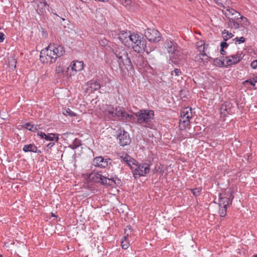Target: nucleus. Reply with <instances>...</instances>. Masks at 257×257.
Wrapping results in <instances>:
<instances>
[{
	"label": "nucleus",
	"mask_w": 257,
	"mask_h": 257,
	"mask_svg": "<svg viewBox=\"0 0 257 257\" xmlns=\"http://www.w3.org/2000/svg\"><path fill=\"white\" fill-rule=\"evenodd\" d=\"M65 52L62 46L50 44L47 48L41 50L40 59L43 63L52 64L56 62L57 58L63 56Z\"/></svg>",
	"instance_id": "nucleus-1"
},
{
	"label": "nucleus",
	"mask_w": 257,
	"mask_h": 257,
	"mask_svg": "<svg viewBox=\"0 0 257 257\" xmlns=\"http://www.w3.org/2000/svg\"><path fill=\"white\" fill-rule=\"evenodd\" d=\"M137 117L136 122L145 127L153 129L154 125L153 120L154 112L152 110L142 109L136 113Z\"/></svg>",
	"instance_id": "nucleus-2"
},
{
	"label": "nucleus",
	"mask_w": 257,
	"mask_h": 257,
	"mask_svg": "<svg viewBox=\"0 0 257 257\" xmlns=\"http://www.w3.org/2000/svg\"><path fill=\"white\" fill-rule=\"evenodd\" d=\"M89 178L94 182L103 185L112 186L116 184L115 176L110 175L108 173L102 171L92 172L89 174Z\"/></svg>",
	"instance_id": "nucleus-3"
},
{
	"label": "nucleus",
	"mask_w": 257,
	"mask_h": 257,
	"mask_svg": "<svg viewBox=\"0 0 257 257\" xmlns=\"http://www.w3.org/2000/svg\"><path fill=\"white\" fill-rule=\"evenodd\" d=\"M113 52L117 58L119 68L122 69L123 66L127 69H132L133 65L127 52L123 47H117L113 49Z\"/></svg>",
	"instance_id": "nucleus-4"
},
{
	"label": "nucleus",
	"mask_w": 257,
	"mask_h": 257,
	"mask_svg": "<svg viewBox=\"0 0 257 257\" xmlns=\"http://www.w3.org/2000/svg\"><path fill=\"white\" fill-rule=\"evenodd\" d=\"M191 109L185 107L181 112L179 126L181 130L185 129L190 124V119L192 118Z\"/></svg>",
	"instance_id": "nucleus-5"
},
{
	"label": "nucleus",
	"mask_w": 257,
	"mask_h": 257,
	"mask_svg": "<svg viewBox=\"0 0 257 257\" xmlns=\"http://www.w3.org/2000/svg\"><path fill=\"white\" fill-rule=\"evenodd\" d=\"M134 169L132 170L133 175L135 178H138L140 176H144L150 172V166L148 164L144 163L141 165H138L137 162L136 165H133Z\"/></svg>",
	"instance_id": "nucleus-6"
},
{
	"label": "nucleus",
	"mask_w": 257,
	"mask_h": 257,
	"mask_svg": "<svg viewBox=\"0 0 257 257\" xmlns=\"http://www.w3.org/2000/svg\"><path fill=\"white\" fill-rule=\"evenodd\" d=\"M146 38L150 42H158L161 40V35L158 31L154 29H149L145 31Z\"/></svg>",
	"instance_id": "nucleus-7"
},
{
	"label": "nucleus",
	"mask_w": 257,
	"mask_h": 257,
	"mask_svg": "<svg viewBox=\"0 0 257 257\" xmlns=\"http://www.w3.org/2000/svg\"><path fill=\"white\" fill-rule=\"evenodd\" d=\"M84 64L82 61H73L71 63L69 67L67 68V70L65 71V74L68 77H71L72 75H74L75 74H69L68 71L70 67L72 71L75 72L80 71L83 69Z\"/></svg>",
	"instance_id": "nucleus-8"
},
{
	"label": "nucleus",
	"mask_w": 257,
	"mask_h": 257,
	"mask_svg": "<svg viewBox=\"0 0 257 257\" xmlns=\"http://www.w3.org/2000/svg\"><path fill=\"white\" fill-rule=\"evenodd\" d=\"M118 139L119 141V143L121 146L128 145L131 142L129 134L124 130H119Z\"/></svg>",
	"instance_id": "nucleus-9"
},
{
	"label": "nucleus",
	"mask_w": 257,
	"mask_h": 257,
	"mask_svg": "<svg viewBox=\"0 0 257 257\" xmlns=\"http://www.w3.org/2000/svg\"><path fill=\"white\" fill-rule=\"evenodd\" d=\"M242 59L241 55L238 53L225 57V67L238 63Z\"/></svg>",
	"instance_id": "nucleus-10"
},
{
	"label": "nucleus",
	"mask_w": 257,
	"mask_h": 257,
	"mask_svg": "<svg viewBox=\"0 0 257 257\" xmlns=\"http://www.w3.org/2000/svg\"><path fill=\"white\" fill-rule=\"evenodd\" d=\"M146 47V41L141 36L134 44L132 48L135 52L140 53L145 51Z\"/></svg>",
	"instance_id": "nucleus-11"
},
{
	"label": "nucleus",
	"mask_w": 257,
	"mask_h": 257,
	"mask_svg": "<svg viewBox=\"0 0 257 257\" xmlns=\"http://www.w3.org/2000/svg\"><path fill=\"white\" fill-rule=\"evenodd\" d=\"M110 159H104L103 157L100 156L95 158L93 160L92 164L95 167L105 168L108 165V162Z\"/></svg>",
	"instance_id": "nucleus-12"
},
{
	"label": "nucleus",
	"mask_w": 257,
	"mask_h": 257,
	"mask_svg": "<svg viewBox=\"0 0 257 257\" xmlns=\"http://www.w3.org/2000/svg\"><path fill=\"white\" fill-rule=\"evenodd\" d=\"M211 59V57L209 56L207 53H200L194 57L195 61L200 64L208 63Z\"/></svg>",
	"instance_id": "nucleus-13"
},
{
	"label": "nucleus",
	"mask_w": 257,
	"mask_h": 257,
	"mask_svg": "<svg viewBox=\"0 0 257 257\" xmlns=\"http://www.w3.org/2000/svg\"><path fill=\"white\" fill-rule=\"evenodd\" d=\"M131 33L130 31H121L118 34V38L121 42V43L126 46V45H128L130 40L129 38L131 36Z\"/></svg>",
	"instance_id": "nucleus-14"
},
{
	"label": "nucleus",
	"mask_w": 257,
	"mask_h": 257,
	"mask_svg": "<svg viewBox=\"0 0 257 257\" xmlns=\"http://www.w3.org/2000/svg\"><path fill=\"white\" fill-rule=\"evenodd\" d=\"M169 57L173 63L177 64L183 58L182 53L178 48L174 52L170 54Z\"/></svg>",
	"instance_id": "nucleus-15"
},
{
	"label": "nucleus",
	"mask_w": 257,
	"mask_h": 257,
	"mask_svg": "<svg viewBox=\"0 0 257 257\" xmlns=\"http://www.w3.org/2000/svg\"><path fill=\"white\" fill-rule=\"evenodd\" d=\"M120 158L125 162L127 165L130 167L131 169L133 170V165H136L137 161L127 154L123 153L120 156Z\"/></svg>",
	"instance_id": "nucleus-16"
},
{
	"label": "nucleus",
	"mask_w": 257,
	"mask_h": 257,
	"mask_svg": "<svg viewBox=\"0 0 257 257\" xmlns=\"http://www.w3.org/2000/svg\"><path fill=\"white\" fill-rule=\"evenodd\" d=\"M38 7L43 6V8H40L37 12L40 15H44L47 11H49V6L45 0H38Z\"/></svg>",
	"instance_id": "nucleus-17"
},
{
	"label": "nucleus",
	"mask_w": 257,
	"mask_h": 257,
	"mask_svg": "<svg viewBox=\"0 0 257 257\" xmlns=\"http://www.w3.org/2000/svg\"><path fill=\"white\" fill-rule=\"evenodd\" d=\"M231 196V194H230L229 197L222 196V195L220 194L219 196V205L220 207L222 206L223 207H227L229 204L231 203L233 199V197H232L231 199H230Z\"/></svg>",
	"instance_id": "nucleus-18"
},
{
	"label": "nucleus",
	"mask_w": 257,
	"mask_h": 257,
	"mask_svg": "<svg viewBox=\"0 0 257 257\" xmlns=\"http://www.w3.org/2000/svg\"><path fill=\"white\" fill-rule=\"evenodd\" d=\"M165 47L167 49L168 53L170 54L174 52L175 50L179 48L177 44L171 40H168L166 41L165 43Z\"/></svg>",
	"instance_id": "nucleus-19"
},
{
	"label": "nucleus",
	"mask_w": 257,
	"mask_h": 257,
	"mask_svg": "<svg viewBox=\"0 0 257 257\" xmlns=\"http://www.w3.org/2000/svg\"><path fill=\"white\" fill-rule=\"evenodd\" d=\"M38 135L40 136L42 139H45L47 141H53L55 138V135L54 134H51L46 135L45 133L42 132H39L38 133ZM58 137H56V141H58Z\"/></svg>",
	"instance_id": "nucleus-20"
},
{
	"label": "nucleus",
	"mask_w": 257,
	"mask_h": 257,
	"mask_svg": "<svg viewBox=\"0 0 257 257\" xmlns=\"http://www.w3.org/2000/svg\"><path fill=\"white\" fill-rule=\"evenodd\" d=\"M23 150L25 152L41 153V151L38 150L37 147L33 144L25 145L23 147Z\"/></svg>",
	"instance_id": "nucleus-21"
},
{
	"label": "nucleus",
	"mask_w": 257,
	"mask_h": 257,
	"mask_svg": "<svg viewBox=\"0 0 257 257\" xmlns=\"http://www.w3.org/2000/svg\"><path fill=\"white\" fill-rule=\"evenodd\" d=\"M87 85L90 88L91 91H94L100 88V84L97 81L91 80L87 83Z\"/></svg>",
	"instance_id": "nucleus-22"
},
{
	"label": "nucleus",
	"mask_w": 257,
	"mask_h": 257,
	"mask_svg": "<svg viewBox=\"0 0 257 257\" xmlns=\"http://www.w3.org/2000/svg\"><path fill=\"white\" fill-rule=\"evenodd\" d=\"M214 64L217 67H225V57H221L214 59Z\"/></svg>",
	"instance_id": "nucleus-23"
},
{
	"label": "nucleus",
	"mask_w": 257,
	"mask_h": 257,
	"mask_svg": "<svg viewBox=\"0 0 257 257\" xmlns=\"http://www.w3.org/2000/svg\"><path fill=\"white\" fill-rule=\"evenodd\" d=\"M141 37V36L138 34L135 33H131V36L130 37L129 40L130 42H129L128 45H126L128 47H133L134 44L138 40V39Z\"/></svg>",
	"instance_id": "nucleus-24"
},
{
	"label": "nucleus",
	"mask_w": 257,
	"mask_h": 257,
	"mask_svg": "<svg viewBox=\"0 0 257 257\" xmlns=\"http://www.w3.org/2000/svg\"><path fill=\"white\" fill-rule=\"evenodd\" d=\"M115 110L114 108L111 105L107 106V108L105 109L104 113L109 117H113L114 115Z\"/></svg>",
	"instance_id": "nucleus-25"
},
{
	"label": "nucleus",
	"mask_w": 257,
	"mask_h": 257,
	"mask_svg": "<svg viewBox=\"0 0 257 257\" xmlns=\"http://www.w3.org/2000/svg\"><path fill=\"white\" fill-rule=\"evenodd\" d=\"M232 11L235 10L233 9L229 8V7H224L222 12L225 15V17L229 19L231 16H232V15H233L234 14Z\"/></svg>",
	"instance_id": "nucleus-26"
},
{
	"label": "nucleus",
	"mask_w": 257,
	"mask_h": 257,
	"mask_svg": "<svg viewBox=\"0 0 257 257\" xmlns=\"http://www.w3.org/2000/svg\"><path fill=\"white\" fill-rule=\"evenodd\" d=\"M228 106H229V104L227 103H225L222 104L220 107V113L223 116H225L227 114L229 113L228 111Z\"/></svg>",
	"instance_id": "nucleus-27"
},
{
	"label": "nucleus",
	"mask_w": 257,
	"mask_h": 257,
	"mask_svg": "<svg viewBox=\"0 0 257 257\" xmlns=\"http://www.w3.org/2000/svg\"><path fill=\"white\" fill-rule=\"evenodd\" d=\"M244 83H249L254 87V89H257V77L245 80Z\"/></svg>",
	"instance_id": "nucleus-28"
},
{
	"label": "nucleus",
	"mask_w": 257,
	"mask_h": 257,
	"mask_svg": "<svg viewBox=\"0 0 257 257\" xmlns=\"http://www.w3.org/2000/svg\"><path fill=\"white\" fill-rule=\"evenodd\" d=\"M81 145V141L75 138L73 142L72 145H71L69 147L73 150H75L77 149L78 147Z\"/></svg>",
	"instance_id": "nucleus-29"
},
{
	"label": "nucleus",
	"mask_w": 257,
	"mask_h": 257,
	"mask_svg": "<svg viewBox=\"0 0 257 257\" xmlns=\"http://www.w3.org/2000/svg\"><path fill=\"white\" fill-rule=\"evenodd\" d=\"M232 12H233V13H234L233 15H232V16H231L229 19V21H232V22L233 21H238L239 20V18L240 16V14L239 13H238L237 11H232Z\"/></svg>",
	"instance_id": "nucleus-30"
},
{
	"label": "nucleus",
	"mask_w": 257,
	"mask_h": 257,
	"mask_svg": "<svg viewBox=\"0 0 257 257\" xmlns=\"http://www.w3.org/2000/svg\"><path fill=\"white\" fill-rule=\"evenodd\" d=\"M222 35L225 41H226L228 39L232 38L233 36V35L231 33H229L226 30H224L222 32Z\"/></svg>",
	"instance_id": "nucleus-31"
},
{
	"label": "nucleus",
	"mask_w": 257,
	"mask_h": 257,
	"mask_svg": "<svg viewBox=\"0 0 257 257\" xmlns=\"http://www.w3.org/2000/svg\"><path fill=\"white\" fill-rule=\"evenodd\" d=\"M132 228L131 226H126V228L125 229L124 233L125 234V236H124V238H128L129 236L131 235L132 234Z\"/></svg>",
	"instance_id": "nucleus-32"
},
{
	"label": "nucleus",
	"mask_w": 257,
	"mask_h": 257,
	"mask_svg": "<svg viewBox=\"0 0 257 257\" xmlns=\"http://www.w3.org/2000/svg\"><path fill=\"white\" fill-rule=\"evenodd\" d=\"M63 113L64 115H68L71 117L75 116L76 114L73 112L70 108L65 109L63 110Z\"/></svg>",
	"instance_id": "nucleus-33"
},
{
	"label": "nucleus",
	"mask_w": 257,
	"mask_h": 257,
	"mask_svg": "<svg viewBox=\"0 0 257 257\" xmlns=\"http://www.w3.org/2000/svg\"><path fill=\"white\" fill-rule=\"evenodd\" d=\"M16 60L13 58H11L9 60V65L12 69H15L16 67Z\"/></svg>",
	"instance_id": "nucleus-34"
},
{
	"label": "nucleus",
	"mask_w": 257,
	"mask_h": 257,
	"mask_svg": "<svg viewBox=\"0 0 257 257\" xmlns=\"http://www.w3.org/2000/svg\"><path fill=\"white\" fill-rule=\"evenodd\" d=\"M122 110H123V109H122L120 107L116 108L115 109V112H114V115L113 117H115V118L117 117L118 119H119V118L120 117V115L121 114V112L122 111Z\"/></svg>",
	"instance_id": "nucleus-35"
},
{
	"label": "nucleus",
	"mask_w": 257,
	"mask_h": 257,
	"mask_svg": "<svg viewBox=\"0 0 257 257\" xmlns=\"http://www.w3.org/2000/svg\"><path fill=\"white\" fill-rule=\"evenodd\" d=\"M24 127H25V128H26L30 131H31L32 132H35L36 130H37L36 126H35L34 125H31L29 123H26L24 125Z\"/></svg>",
	"instance_id": "nucleus-36"
},
{
	"label": "nucleus",
	"mask_w": 257,
	"mask_h": 257,
	"mask_svg": "<svg viewBox=\"0 0 257 257\" xmlns=\"http://www.w3.org/2000/svg\"><path fill=\"white\" fill-rule=\"evenodd\" d=\"M229 25L231 27L233 28L234 29H237L239 28V23L237 21H233V22L230 20V21H229Z\"/></svg>",
	"instance_id": "nucleus-37"
},
{
	"label": "nucleus",
	"mask_w": 257,
	"mask_h": 257,
	"mask_svg": "<svg viewBox=\"0 0 257 257\" xmlns=\"http://www.w3.org/2000/svg\"><path fill=\"white\" fill-rule=\"evenodd\" d=\"M144 58L142 55H139L137 56V60L136 63L137 65L141 66L142 63L144 62Z\"/></svg>",
	"instance_id": "nucleus-38"
},
{
	"label": "nucleus",
	"mask_w": 257,
	"mask_h": 257,
	"mask_svg": "<svg viewBox=\"0 0 257 257\" xmlns=\"http://www.w3.org/2000/svg\"><path fill=\"white\" fill-rule=\"evenodd\" d=\"M127 239V238L124 239V240H122L121 242V246L123 249H127L129 246V243Z\"/></svg>",
	"instance_id": "nucleus-39"
},
{
	"label": "nucleus",
	"mask_w": 257,
	"mask_h": 257,
	"mask_svg": "<svg viewBox=\"0 0 257 257\" xmlns=\"http://www.w3.org/2000/svg\"><path fill=\"white\" fill-rule=\"evenodd\" d=\"M208 47V45L205 44L202 46L197 48V49H198V51L200 52V53H207L206 52V51Z\"/></svg>",
	"instance_id": "nucleus-40"
},
{
	"label": "nucleus",
	"mask_w": 257,
	"mask_h": 257,
	"mask_svg": "<svg viewBox=\"0 0 257 257\" xmlns=\"http://www.w3.org/2000/svg\"><path fill=\"white\" fill-rule=\"evenodd\" d=\"M127 116H128V113L123 109L119 119L125 121L126 119L127 118Z\"/></svg>",
	"instance_id": "nucleus-41"
},
{
	"label": "nucleus",
	"mask_w": 257,
	"mask_h": 257,
	"mask_svg": "<svg viewBox=\"0 0 257 257\" xmlns=\"http://www.w3.org/2000/svg\"><path fill=\"white\" fill-rule=\"evenodd\" d=\"M127 116H128V113L123 109L119 119L125 121L126 119L127 118Z\"/></svg>",
	"instance_id": "nucleus-42"
},
{
	"label": "nucleus",
	"mask_w": 257,
	"mask_h": 257,
	"mask_svg": "<svg viewBox=\"0 0 257 257\" xmlns=\"http://www.w3.org/2000/svg\"><path fill=\"white\" fill-rule=\"evenodd\" d=\"M202 189L200 188H195L191 190V191L195 196H198L200 195Z\"/></svg>",
	"instance_id": "nucleus-43"
},
{
	"label": "nucleus",
	"mask_w": 257,
	"mask_h": 257,
	"mask_svg": "<svg viewBox=\"0 0 257 257\" xmlns=\"http://www.w3.org/2000/svg\"><path fill=\"white\" fill-rule=\"evenodd\" d=\"M227 207H221L219 210V213L221 217H223L226 215Z\"/></svg>",
	"instance_id": "nucleus-44"
},
{
	"label": "nucleus",
	"mask_w": 257,
	"mask_h": 257,
	"mask_svg": "<svg viewBox=\"0 0 257 257\" xmlns=\"http://www.w3.org/2000/svg\"><path fill=\"white\" fill-rule=\"evenodd\" d=\"M234 41H235L236 44L237 43L239 44L244 43L245 41V39L243 37L240 38L236 37L234 39Z\"/></svg>",
	"instance_id": "nucleus-45"
},
{
	"label": "nucleus",
	"mask_w": 257,
	"mask_h": 257,
	"mask_svg": "<svg viewBox=\"0 0 257 257\" xmlns=\"http://www.w3.org/2000/svg\"><path fill=\"white\" fill-rule=\"evenodd\" d=\"M108 41L105 38H102L99 40V43L101 46H105L108 44Z\"/></svg>",
	"instance_id": "nucleus-46"
},
{
	"label": "nucleus",
	"mask_w": 257,
	"mask_h": 257,
	"mask_svg": "<svg viewBox=\"0 0 257 257\" xmlns=\"http://www.w3.org/2000/svg\"><path fill=\"white\" fill-rule=\"evenodd\" d=\"M227 0H214V1L219 6L224 8V4L226 3Z\"/></svg>",
	"instance_id": "nucleus-47"
},
{
	"label": "nucleus",
	"mask_w": 257,
	"mask_h": 257,
	"mask_svg": "<svg viewBox=\"0 0 257 257\" xmlns=\"http://www.w3.org/2000/svg\"><path fill=\"white\" fill-rule=\"evenodd\" d=\"M241 20V22H242V24L245 26H247L248 25V21H247V19L242 16H240L239 18V20Z\"/></svg>",
	"instance_id": "nucleus-48"
},
{
	"label": "nucleus",
	"mask_w": 257,
	"mask_h": 257,
	"mask_svg": "<svg viewBox=\"0 0 257 257\" xmlns=\"http://www.w3.org/2000/svg\"><path fill=\"white\" fill-rule=\"evenodd\" d=\"M55 71H56V73H57L58 74H61L63 73V72H64L63 68L61 66H59L57 67L56 68Z\"/></svg>",
	"instance_id": "nucleus-49"
},
{
	"label": "nucleus",
	"mask_w": 257,
	"mask_h": 257,
	"mask_svg": "<svg viewBox=\"0 0 257 257\" xmlns=\"http://www.w3.org/2000/svg\"><path fill=\"white\" fill-rule=\"evenodd\" d=\"M120 3L125 7H127L131 5V0H122L120 2Z\"/></svg>",
	"instance_id": "nucleus-50"
},
{
	"label": "nucleus",
	"mask_w": 257,
	"mask_h": 257,
	"mask_svg": "<svg viewBox=\"0 0 257 257\" xmlns=\"http://www.w3.org/2000/svg\"><path fill=\"white\" fill-rule=\"evenodd\" d=\"M135 117L134 115L128 114V116H127V118L126 119L125 121L133 122L135 121Z\"/></svg>",
	"instance_id": "nucleus-51"
},
{
	"label": "nucleus",
	"mask_w": 257,
	"mask_h": 257,
	"mask_svg": "<svg viewBox=\"0 0 257 257\" xmlns=\"http://www.w3.org/2000/svg\"><path fill=\"white\" fill-rule=\"evenodd\" d=\"M250 66L253 69L257 68V60H253L251 62Z\"/></svg>",
	"instance_id": "nucleus-52"
},
{
	"label": "nucleus",
	"mask_w": 257,
	"mask_h": 257,
	"mask_svg": "<svg viewBox=\"0 0 257 257\" xmlns=\"http://www.w3.org/2000/svg\"><path fill=\"white\" fill-rule=\"evenodd\" d=\"M205 45V42L204 41H199L196 43V47L197 48H198L199 47L202 46L203 45Z\"/></svg>",
	"instance_id": "nucleus-53"
},
{
	"label": "nucleus",
	"mask_w": 257,
	"mask_h": 257,
	"mask_svg": "<svg viewBox=\"0 0 257 257\" xmlns=\"http://www.w3.org/2000/svg\"><path fill=\"white\" fill-rule=\"evenodd\" d=\"M228 45L225 42H223L221 43L220 45L221 49L226 48L228 47Z\"/></svg>",
	"instance_id": "nucleus-54"
},
{
	"label": "nucleus",
	"mask_w": 257,
	"mask_h": 257,
	"mask_svg": "<svg viewBox=\"0 0 257 257\" xmlns=\"http://www.w3.org/2000/svg\"><path fill=\"white\" fill-rule=\"evenodd\" d=\"M173 72H174L177 76H179L181 74V71L179 69H175Z\"/></svg>",
	"instance_id": "nucleus-55"
},
{
	"label": "nucleus",
	"mask_w": 257,
	"mask_h": 257,
	"mask_svg": "<svg viewBox=\"0 0 257 257\" xmlns=\"http://www.w3.org/2000/svg\"><path fill=\"white\" fill-rule=\"evenodd\" d=\"M5 39V35L3 33H0V43L4 41Z\"/></svg>",
	"instance_id": "nucleus-56"
},
{
	"label": "nucleus",
	"mask_w": 257,
	"mask_h": 257,
	"mask_svg": "<svg viewBox=\"0 0 257 257\" xmlns=\"http://www.w3.org/2000/svg\"><path fill=\"white\" fill-rule=\"evenodd\" d=\"M54 145H55L54 143L51 142L47 144V147L49 148H51L52 147L54 146Z\"/></svg>",
	"instance_id": "nucleus-57"
},
{
	"label": "nucleus",
	"mask_w": 257,
	"mask_h": 257,
	"mask_svg": "<svg viewBox=\"0 0 257 257\" xmlns=\"http://www.w3.org/2000/svg\"><path fill=\"white\" fill-rule=\"evenodd\" d=\"M220 53L222 55H225L227 54V53L225 51H224V49H221L220 50Z\"/></svg>",
	"instance_id": "nucleus-58"
},
{
	"label": "nucleus",
	"mask_w": 257,
	"mask_h": 257,
	"mask_svg": "<svg viewBox=\"0 0 257 257\" xmlns=\"http://www.w3.org/2000/svg\"><path fill=\"white\" fill-rule=\"evenodd\" d=\"M54 15H55L57 17H59V18H61L62 19V20H63V21L65 20V18L62 17V16H59L58 15L56 14H54Z\"/></svg>",
	"instance_id": "nucleus-59"
},
{
	"label": "nucleus",
	"mask_w": 257,
	"mask_h": 257,
	"mask_svg": "<svg viewBox=\"0 0 257 257\" xmlns=\"http://www.w3.org/2000/svg\"><path fill=\"white\" fill-rule=\"evenodd\" d=\"M40 8H43V6H41V7H38V8H37V10H39V9Z\"/></svg>",
	"instance_id": "nucleus-60"
},
{
	"label": "nucleus",
	"mask_w": 257,
	"mask_h": 257,
	"mask_svg": "<svg viewBox=\"0 0 257 257\" xmlns=\"http://www.w3.org/2000/svg\"><path fill=\"white\" fill-rule=\"evenodd\" d=\"M252 257H257V254L253 255Z\"/></svg>",
	"instance_id": "nucleus-61"
},
{
	"label": "nucleus",
	"mask_w": 257,
	"mask_h": 257,
	"mask_svg": "<svg viewBox=\"0 0 257 257\" xmlns=\"http://www.w3.org/2000/svg\"><path fill=\"white\" fill-rule=\"evenodd\" d=\"M255 86H257V83H255Z\"/></svg>",
	"instance_id": "nucleus-62"
},
{
	"label": "nucleus",
	"mask_w": 257,
	"mask_h": 257,
	"mask_svg": "<svg viewBox=\"0 0 257 257\" xmlns=\"http://www.w3.org/2000/svg\"><path fill=\"white\" fill-rule=\"evenodd\" d=\"M0 257H3L2 254H0Z\"/></svg>",
	"instance_id": "nucleus-63"
}]
</instances>
